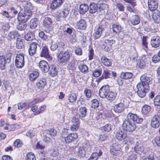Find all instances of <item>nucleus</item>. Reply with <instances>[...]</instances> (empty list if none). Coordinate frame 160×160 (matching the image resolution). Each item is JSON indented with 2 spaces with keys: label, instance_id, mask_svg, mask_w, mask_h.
<instances>
[{
  "label": "nucleus",
  "instance_id": "obj_8",
  "mask_svg": "<svg viewBox=\"0 0 160 160\" xmlns=\"http://www.w3.org/2000/svg\"><path fill=\"white\" fill-rule=\"evenodd\" d=\"M70 9L68 7H64L62 10H58L56 14V20L59 21L61 18H66L69 13Z\"/></svg>",
  "mask_w": 160,
  "mask_h": 160
},
{
  "label": "nucleus",
  "instance_id": "obj_26",
  "mask_svg": "<svg viewBox=\"0 0 160 160\" xmlns=\"http://www.w3.org/2000/svg\"><path fill=\"white\" fill-rule=\"evenodd\" d=\"M152 18L155 22H160V12L158 10H155L152 14Z\"/></svg>",
  "mask_w": 160,
  "mask_h": 160
},
{
  "label": "nucleus",
  "instance_id": "obj_17",
  "mask_svg": "<svg viewBox=\"0 0 160 160\" xmlns=\"http://www.w3.org/2000/svg\"><path fill=\"white\" fill-rule=\"evenodd\" d=\"M151 43L153 47L157 48L159 47L160 45V37L157 35L152 37Z\"/></svg>",
  "mask_w": 160,
  "mask_h": 160
},
{
  "label": "nucleus",
  "instance_id": "obj_19",
  "mask_svg": "<svg viewBox=\"0 0 160 160\" xmlns=\"http://www.w3.org/2000/svg\"><path fill=\"white\" fill-rule=\"evenodd\" d=\"M46 80L45 78H40L37 81L36 86L38 88L40 89H42L46 86Z\"/></svg>",
  "mask_w": 160,
  "mask_h": 160
},
{
  "label": "nucleus",
  "instance_id": "obj_36",
  "mask_svg": "<svg viewBox=\"0 0 160 160\" xmlns=\"http://www.w3.org/2000/svg\"><path fill=\"white\" fill-rule=\"evenodd\" d=\"M117 95L115 92L110 91L105 98L109 100H113L116 98Z\"/></svg>",
  "mask_w": 160,
  "mask_h": 160
},
{
  "label": "nucleus",
  "instance_id": "obj_37",
  "mask_svg": "<svg viewBox=\"0 0 160 160\" xmlns=\"http://www.w3.org/2000/svg\"><path fill=\"white\" fill-rule=\"evenodd\" d=\"M52 23L51 19L49 17H45L43 20V24L46 28L49 27Z\"/></svg>",
  "mask_w": 160,
  "mask_h": 160
},
{
  "label": "nucleus",
  "instance_id": "obj_48",
  "mask_svg": "<svg viewBox=\"0 0 160 160\" xmlns=\"http://www.w3.org/2000/svg\"><path fill=\"white\" fill-rule=\"evenodd\" d=\"M18 35V32L16 31H13L10 32L8 34V37L9 39H13L17 37Z\"/></svg>",
  "mask_w": 160,
  "mask_h": 160
},
{
  "label": "nucleus",
  "instance_id": "obj_34",
  "mask_svg": "<svg viewBox=\"0 0 160 160\" xmlns=\"http://www.w3.org/2000/svg\"><path fill=\"white\" fill-rule=\"evenodd\" d=\"M85 148L83 147H80L78 149L77 154L80 157L83 158L85 156L86 154V150Z\"/></svg>",
  "mask_w": 160,
  "mask_h": 160
},
{
  "label": "nucleus",
  "instance_id": "obj_4",
  "mask_svg": "<svg viewBox=\"0 0 160 160\" xmlns=\"http://www.w3.org/2000/svg\"><path fill=\"white\" fill-rule=\"evenodd\" d=\"M136 128L135 124L129 119L124 120L122 125V128L124 131L132 132Z\"/></svg>",
  "mask_w": 160,
  "mask_h": 160
},
{
  "label": "nucleus",
  "instance_id": "obj_1",
  "mask_svg": "<svg viewBox=\"0 0 160 160\" xmlns=\"http://www.w3.org/2000/svg\"><path fill=\"white\" fill-rule=\"evenodd\" d=\"M32 14V11H27L22 9L18 13L17 19L18 21L26 22L30 19Z\"/></svg>",
  "mask_w": 160,
  "mask_h": 160
},
{
  "label": "nucleus",
  "instance_id": "obj_23",
  "mask_svg": "<svg viewBox=\"0 0 160 160\" xmlns=\"http://www.w3.org/2000/svg\"><path fill=\"white\" fill-rule=\"evenodd\" d=\"M63 2L62 0H54L51 4V8L53 9L60 7Z\"/></svg>",
  "mask_w": 160,
  "mask_h": 160
},
{
  "label": "nucleus",
  "instance_id": "obj_33",
  "mask_svg": "<svg viewBox=\"0 0 160 160\" xmlns=\"http://www.w3.org/2000/svg\"><path fill=\"white\" fill-rule=\"evenodd\" d=\"M131 23L133 25L138 24L140 22V20L138 16L135 15L132 16L131 18Z\"/></svg>",
  "mask_w": 160,
  "mask_h": 160
},
{
  "label": "nucleus",
  "instance_id": "obj_53",
  "mask_svg": "<svg viewBox=\"0 0 160 160\" xmlns=\"http://www.w3.org/2000/svg\"><path fill=\"white\" fill-rule=\"evenodd\" d=\"M10 27L9 24L8 23L3 24L2 26L1 30L4 33L6 32H7L9 29Z\"/></svg>",
  "mask_w": 160,
  "mask_h": 160
},
{
  "label": "nucleus",
  "instance_id": "obj_45",
  "mask_svg": "<svg viewBox=\"0 0 160 160\" xmlns=\"http://www.w3.org/2000/svg\"><path fill=\"white\" fill-rule=\"evenodd\" d=\"M38 22L37 19L35 18L31 20L30 23V27L31 29H34L37 26Z\"/></svg>",
  "mask_w": 160,
  "mask_h": 160
},
{
  "label": "nucleus",
  "instance_id": "obj_6",
  "mask_svg": "<svg viewBox=\"0 0 160 160\" xmlns=\"http://www.w3.org/2000/svg\"><path fill=\"white\" fill-rule=\"evenodd\" d=\"M25 64L24 55L23 53L18 54L15 60V64L16 67L19 68H22Z\"/></svg>",
  "mask_w": 160,
  "mask_h": 160
},
{
  "label": "nucleus",
  "instance_id": "obj_15",
  "mask_svg": "<svg viewBox=\"0 0 160 160\" xmlns=\"http://www.w3.org/2000/svg\"><path fill=\"white\" fill-rule=\"evenodd\" d=\"M78 138V136L77 134L71 133L64 137V140L66 142L69 143L74 141Z\"/></svg>",
  "mask_w": 160,
  "mask_h": 160
},
{
  "label": "nucleus",
  "instance_id": "obj_50",
  "mask_svg": "<svg viewBox=\"0 0 160 160\" xmlns=\"http://www.w3.org/2000/svg\"><path fill=\"white\" fill-rule=\"evenodd\" d=\"M48 34V33H45L43 31H41L39 32L38 35L41 38L44 40H47L50 37Z\"/></svg>",
  "mask_w": 160,
  "mask_h": 160
},
{
  "label": "nucleus",
  "instance_id": "obj_59",
  "mask_svg": "<svg viewBox=\"0 0 160 160\" xmlns=\"http://www.w3.org/2000/svg\"><path fill=\"white\" fill-rule=\"evenodd\" d=\"M79 116H75L73 117L72 120L73 124H76L79 126L80 121L79 120Z\"/></svg>",
  "mask_w": 160,
  "mask_h": 160
},
{
  "label": "nucleus",
  "instance_id": "obj_14",
  "mask_svg": "<svg viewBox=\"0 0 160 160\" xmlns=\"http://www.w3.org/2000/svg\"><path fill=\"white\" fill-rule=\"evenodd\" d=\"M38 44L36 42H33L30 44L29 48L28 49L29 54L32 56L36 54L37 48Z\"/></svg>",
  "mask_w": 160,
  "mask_h": 160
},
{
  "label": "nucleus",
  "instance_id": "obj_47",
  "mask_svg": "<svg viewBox=\"0 0 160 160\" xmlns=\"http://www.w3.org/2000/svg\"><path fill=\"white\" fill-rule=\"evenodd\" d=\"M36 134V131L35 129L33 128L28 131L26 133L27 136L32 138Z\"/></svg>",
  "mask_w": 160,
  "mask_h": 160
},
{
  "label": "nucleus",
  "instance_id": "obj_57",
  "mask_svg": "<svg viewBox=\"0 0 160 160\" xmlns=\"http://www.w3.org/2000/svg\"><path fill=\"white\" fill-rule=\"evenodd\" d=\"M142 44L143 48L145 50H146L148 48V43L147 42V37H143L142 39Z\"/></svg>",
  "mask_w": 160,
  "mask_h": 160
},
{
  "label": "nucleus",
  "instance_id": "obj_21",
  "mask_svg": "<svg viewBox=\"0 0 160 160\" xmlns=\"http://www.w3.org/2000/svg\"><path fill=\"white\" fill-rule=\"evenodd\" d=\"M78 67L79 70L82 72L87 73L88 71V68L83 63L82 61H79L78 62Z\"/></svg>",
  "mask_w": 160,
  "mask_h": 160
},
{
  "label": "nucleus",
  "instance_id": "obj_63",
  "mask_svg": "<svg viewBox=\"0 0 160 160\" xmlns=\"http://www.w3.org/2000/svg\"><path fill=\"white\" fill-rule=\"evenodd\" d=\"M58 43L57 42H52L51 45L50 46L51 50L52 51L55 50L58 48Z\"/></svg>",
  "mask_w": 160,
  "mask_h": 160
},
{
  "label": "nucleus",
  "instance_id": "obj_39",
  "mask_svg": "<svg viewBox=\"0 0 160 160\" xmlns=\"http://www.w3.org/2000/svg\"><path fill=\"white\" fill-rule=\"evenodd\" d=\"M39 73L37 71L33 72L29 76V79L30 81H33L39 76Z\"/></svg>",
  "mask_w": 160,
  "mask_h": 160
},
{
  "label": "nucleus",
  "instance_id": "obj_41",
  "mask_svg": "<svg viewBox=\"0 0 160 160\" xmlns=\"http://www.w3.org/2000/svg\"><path fill=\"white\" fill-rule=\"evenodd\" d=\"M151 109L150 106L147 105H145L142 108V112L145 115H147L150 112Z\"/></svg>",
  "mask_w": 160,
  "mask_h": 160
},
{
  "label": "nucleus",
  "instance_id": "obj_35",
  "mask_svg": "<svg viewBox=\"0 0 160 160\" xmlns=\"http://www.w3.org/2000/svg\"><path fill=\"white\" fill-rule=\"evenodd\" d=\"M89 10L88 6L86 4H82L80 6V13L84 14Z\"/></svg>",
  "mask_w": 160,
  "mask_h": 160
},
{
  "label": "nucleus",
  "instance_id": "obj_58",
  "mask_svg": "<svg viewBox=\"0 0 160 160\" xmlns=\"http://www.w3.org/2000/svg\"><path fill=\"white\" fill-rule=\"evenodd\" d=\"M26 160H36L35 156L33 153L29 152L27 154Z\"/></svg>",
  "mask_w": 160,
  "mask_h": 160
},
{
  "label": "nucleus",
  "instance_id": "obj_43",
  "mask_svg": "<svg viewBox=\"0 0 160 160\" xmlns=\"http://www.w3.org/2000/svg\"><path fill=\"white\" fill-rule=\"evenodd\" d=\"M24 40L20 38H18L17 40L16 47L19 49H22L24 47L23 43Z\"/></svg>",
  "mask_w": 160,
  "mask_h": 160
},
{
  "label": "nucleus",
  "instance_id": "obj_62",
  "mask_svg": "<svg viewBox=\"0 0 160 160\" xmlns=\"http://www.w3.org/2000/svg\"><path fill=\"white\" fill-rule=\"evenodd\" d=\"M46 108V106L45 105L41 106L39 108V110L37 111V112L34 113V115H37L40 113H42L45 111Z\"/></svg>",
  "mask_w": 160,
  "mask_h": 160
},
{
  "label": "nucleus",
  "instance_id": "obj_25",
  "mask_svg": "<svg viewBox=\"0 0 160 160\" xmlns=\"http://www.w3.org/2000/svg\"><path fill=\"white\" fill-rule=\"evenodd\" d=\"M103 31L102 28L100 27H98L97 29L95 30L94 33L93 34V36L94 39H97L99 38L101 36L102 32Z\"/></svg>",
  "mask_w": 160,
  "mask_h": 160
},
{
  "label": "nucleus",
  "instance_id": "obj_9",
  "mask_svg": "<svg viewBox=\"0 0 160 160\" xmlns=\"http://www.w3.org/2000/svg\"><path fill=\"white\" fill-rule=\"evenodd\" d=\"M137 87L138 89L137 92L138 96L140 98H143L144 97L149 91V88H146L144 86H142V85L137 84Z\"/></svg>",
  "mask_w": 160,
  "mask_h": 160
},
{
  "label": "nucleus",
  "instance_id": "obj_28",
  "mask_svg": "<svg viewBox=\"0 0 160 160\" xmlns=\"http://www.w3.org/2000/svg\"><path fill=\"white\" fill-rule=\"evenodd\" d=\"M102 152L101 150H99L98 152L93 153L90 156L88 160H97L98 158L102 155Z\"/></svg>",
  "mask_w": 160,
  "mask_h": 160
},
{
  "label": "nucleus",
  "instance_id": "obj_20",
  "mask_svg": "<svg viewBox=\"0 0 160 160\" xmlns=\"http://www.w3.org/2000/svg\"><path fill=\"white\" fill-rule=\"evenodd\" d=\"M126 132L124 131H119L117 132L116 137L119 140H122L124 139L127 137Z\"/></svg>",
  "mask_w": 160,
  "mask_h": 160
},
{
  "label": "nucleus",
  "instance_id": "obj_54",
  "mask_svg": "<svg viewBox=\"0 0 160 160\" xmlns=\"http://www.w3.org/2000/svg\"><path fill=\"white\" fill-rule=\"evenodd\" d=\"M111 125L110 124H106L102 128V131L108 132L111 130Z\"/></svg>",
  "mask_w": 160,
  "mask_h": 160
},
{
  "label": "nucleus",
  "instance_id": "obj_3",
  "mask_svg": "<svg viewBox=\"0 0 160 160\" xmlns=\"http://www.w3.org/2000/svg\"><path fill=\"white\" fill-rule=\"evenodd\" d=\"M12 56V54L8 52L6 53L5 56H0V68L1 69H5L6 64L10 62Z\"/></svg>",
  "mask_w": 160,
  "mask_h": 160
},
{
  "label": "nucleus",
  "instance_id": "obj_10",
  "mask_svg": "<svg viewBox=\"0 0 160 160\" xmlns=\"http://www.w3.org/2000/svg\"><path fill=\"white\" fill-rule=\"evenodd\" d=\"M128 119L132 120L134 122L140 123L142 122L143 119L137 114L132 112H129L127 115Z\"/></svg>",
  "mask_w": 160,
  "mask_h": 160
},
{
  "label": "nucleus",
  "instance_id": "obj_2",
  "mask_svg": "<svg viewBox=\"0 0 160 160\" xmlns=\"http://www.w3.org/2000/svg\"><path fill=\"white\" fill-rule=\"evenodd\" d=\"M57 133V131L53 128L45 130L42 135V139L45 142L48 143L51 141L50 137L53 138V137L56 136Z\"/></svg>",
  "mask_w": 160,
  "mask_h": 160
},
{
  "label": "nucleus",
  "instance_id": "obj_64",
  "mask_svg": "<svg viewBox=\"0 0 160 160\" xmlns=\"http://www.w3.org/2000/svg\"><path fill=\"white\" fill-rule=\"evenodd\" d=\"M152 61L155 63H157L160 61V57L158 55H154L152 58Z\"/></svg>",
  "mask_w": 160,
  "mask_h": 160
},
{
  "label": "nucleus",
  "instance_id": "obj_51",
  "mask_svg": "<svg viewBox=\"0 0 160 160\" xmlns=\"http://www.w3.org/2000/svg\"><path fill=\"white\" fill-rule=\"evenodd\" d=\"M102 72V70L101 68H99L98 69H96L93 71L92 76L95 77H98L101 74Z\"/></svg>",
  "mask_w": 160,
  "mask_h": 160
},
{
  "label": "nucleus",
  "instance_id": "obj_13",
  "mask_svg": "<svg viewBox=\"0 0 160 160\" xmlns=\"http://www.w3.org/2000/svg\"><path fill=\"white\" fill-rule=\"evenodd\" d=\"M38 64L39 68L42 72H48L50 67L46 61L42 60L39 62Z\"/></svg>",
  "mask_w": 160,
  "mask_h": 160
},
{
  "label": "nucleus",
  "instance_id": "obj_16",
  "mask_svg": "<svg viewBox=\"0 0 160 160\" xmlns=\"http://www.w3.org/2000/svg\"><path fill=\"white\" fill-rule=\"evenodd\" d=\"M148 7L149 9L151 11H155L157 10L158 7V3L156 0H148Z\"/></svg>",
  "mask_w": 160,
  "mask_h": 160
},
{
  "label": "nucleus",
  "instance_id": "obj_12",
  "mask_svg": "<svg viewBox=\"0 0 160 160\" xmlns=\"http://www.w3.org/2000/svg\"><path fill=\"white\" fill-rule=\"evenodd\" d=\"M152 126L155 128H158L160 126V115H155L152 118L151 121Z\"/></svg>",
  "mask_w": 160,
  "mask_h": 160
},
{
  "label": "nucleus",
  "instance_id": "obj_7",
  "mask_svg": "<svg viewBox=\"0 0 160 160\" xmlns=\"http://www.w3.org/2000/svg\"><path fill=\"white\" fill-rule=\"evenodd\" d=\"M152 79L151 78L147 76L145 74L142 75L140 77L141 83H138L137 84L142 85V86L145 87L147 89L149 88V85L152 83Z\"/></svg>",
  "mask_w": 160,
  "mask_h": 160
},
{
  "label": "nucleus",
  "instance_id": "obj_44",
  "mask_svg": "<svg viewBox=\"0 0 160 160\" xmlns=\"http://www.w3.org/2000/svg\"><path fill=\"white\" fill-rule=\"evenodd\" d=\"M77 95L75 93H72L69 95L68 98L69 102L72 103L74 102L77 100Z\"/></svg>",
  "mask_w": 160,
  "mask_h": 160
},
{
  "label": "nucleus",
  "instance_id": "obj_24",
  "mask_svg": "<svg viewBox=\"0 0 160 160\" xmlns=\"http://www.w3.org/2000/svg\"><path fill=\"white\" fill-rule=\"evenodd\" d=\"M49 73L52 77L56 76L58 72V69L57 66L53 64L51 65L49 67Z\"/></svg>",
  "mask_w": 160,
  "mask_h": 160
},
{
  "label": "nucleus",
  "instance_id": "obj_30",
  "mask_svg": "<svg viewBox=\"0 0 160 160\" xmlns=\"http://www.w3.org/2000/svg\"><path fill=\"white\" fill-rule=\"evenodd\" d=\"M98 9V6L96 3L94 2L91 3L89 5V11L91 13H94L96 12Z\"/></svg>",
  "mask_w": 160,
  "mask_h": 160
},
{
  "label": "nucleus",
  "instance_id": "obj_31",
  "mask_svg": "<svg viewBox=\"0 0 160 160\" xmlns=\"http://www.w3.org/2000/svg\"><path fill=\"white\" fill-rule=\"evenodd\" d=\"M86 23L85 21L83 19L80 20L77 23V27L78 29H85L86 28Z\"/></svg>",
  "mask_w": 160,
  "mask_h": 160
},
{
  "label": "nucleus",
  "instance_id": "obj_61",
  "mask_svg": "<svg viewBox=\"0 0 160 160\" xmlns=\"http://www.w3.org/2000/svg\"><path fill=\"white\" fill-rule=\"evenodd\" d=\"M107 24V22H106L105 19H103L101 21L99 26L98 27H100V28H102V30L103 31L104 30Z\"/></svg>",
  "mask_w": 160,
  "mask_h": 160
},
{
  "label": "nucleus",
  "instance_id": "obj_5",
  "mask_svg": "<svg viewBox=\"0 0 160 160\" xmlns=\"http://www.w3.org/2000/svg\"><path fill=\"white\" fill-rule=\"evenodd\" d=\"M70 58V55L68 52H61L58 56V60L59 63L65 64L69 61Z\"/></svg>",
  "mask_w": 160,
  "mask_h": 160
},
{
  "label": "nucleus",
  "instance_id": "obj_49",
  "mask_svg": "<svg viewBox=\"0 0 160 160\" xmlns=\"http://www.w3.org/2000/svg\"><path fill=\"white\" fill-rule=\"evenodd\" d=\"M25 23L22 22H20L17 26V29L20 31L24 30L27 27V24Z\"/></svg>",
  "mask_w": 160,
  "mask_h": 160
},
{
  "label": "nucleus",
  "instance_id": "obj_40",
  "mask_svg": "<svg viewBox=\"0 0 160 160\" xmlns=\"http://www.w3.org/2000/svg\"><path fill=\"white\" fill-rule=\"evenodd\" d=\"M24 38L27 41H31L33 40L34 38V35L32 32H29L24 36Z\"/></svg>",
  "mask_w": 160,
  "mask_h": 160
},
{
  "label": "nucleus",
  "instance_id": "obj_32",
  "mask_svg": "<svg viewBox=\"0 0 160 160\" xmlns=\"http://www.w3.org/2000/svg\"><path fill=\"white\" fill-rule=\"evenodd\" d=\"M101 61L102 63L106 66H111L112 65V60L105 57H102L101 58Z\"/></svg>",
  "mask_w": 160,
  "mask_h": 160
},
{
  "label": "nucleus",
  "instance_id": "obj_42",
  "mask_svg": "<svg viewBox=\"0 0 160 160\" xmlns=\"http://www.w3.org/2000/svg\"><path fill=\"white\" fill-rule=\"evenodd\" d=\"M24 10L26 11H31L32 9V6L31 3L29 2H25L23 4Z\"/></svg>",
  "mask_w": 160,
  "mask_h": 160
},
{
  "label": "nucleus",
  "instance_id": "obj_55",
  "mask_svg": "<svg viewBox=\"0 0 160 160\" xmlns=\"http://www.w3.org/2000/svg\"><path fill=\"white\" fill-rule=\"evenodd\" d=\"M13 145L15 147L19 148L22 147L23 145V143L20 139H17L14 141Z\"/></svg>",
  "mask_w": 160,
  "mask_h": 160
},
{
  "label": "nucleus",
  "instance_id": "obj_60",
  "mask_svg": "<svg viewBox=\"0 0 160 160\" xmlns=\"http://www.w3.org/2000/svg\"><path fill=\"white\" fill-rule=\"evenodd\" d=\"M154 103L155 105L160 106V95H158L154 98Z\"/></svg>",
  "mask_w": 160,
  "mask_h": 160
},
{
  "label": "nucleus",
  "instance_id": "obj_22",
  "mask_svg": "<svg viewBox=\"0 0 160 160\" xmlns=\"http://www.w3.org/2000/svg\"><path fill=\"white\" fill-rule=\"evenodd\" d=\"M124 109V104L123 102H121L115 105L114 107V111L117 113L122 112Z\"/></svg>",
  "mask_w": 160,
  "mask_h": 160
},
{
  "label": "nucleus",
  "instance_id": "obj_38",
  "mask_svg": "<svg viewBox=\"0 0 160 160\" xmlns=\"http://www.w3.org/2000/svg\"><path fill=\"white\" fill-rule=\"evenodd\" d=\"M112 28L113 32L116 33H118L121 31V27L118 23L113 24Z\"/></svg>",
  "mask_w": 160,
  "mask_h": 160
},
{
  "label": "nucleus",
  "instance_id": "obj_46",
  "mask_svg": "<svg viewBox=\"0 0 160 160\" xmlns=\"http://www.w3.org/2000/svg\"><path fill=\"white\" fill-rule=\"evenodd\" d=\"M74 30L72 27L68 25H66L63 29L64 31L69 35L71 34Z\"/></svg>",
  "mask_w": 160,
  "mask_h": 160
},
{
  "label": "nucleus",
  "instance_id": "obj_18",
  "mask_svg": "<svg viewBox=\"0 0 160 160\" xmlns=\"http://www.w3.org/2000/svg\"><path fill=\"white\" fill-rule=\"evenodd\" d=\"M40 56L49 59H52V58L50 56L47 46L43 47L40 53Z\"/></svg>",
  "mask_w": 160,
  "mask_h": 160
},
{
  "label": "nucleus",
  "instance_id": "obj_27",
  "mask_svg": "<svg viewBox=\"0 0 160 160\" xmlns=\"http://www.w3.org/2000/svg\"><path fill=\"white\" fill-rule=\"evenodd\" d=\"M132 73L128 72H122L120 75L121 78L125 80H128L131 78L133 76Z\"/></svg>",
  "mask_w": 160,
  "mask_h": 160
},
{
  "label": "nucleus",
  "instance_id": "obj_56",
  "mask_svg": "<svg viewBox=\"0 0 160 160\" xmlns=\"http://www.w3.org/2000/svg\"><path fill=\"white\" fill-rule=\"evenodd\" d=\"M92 107L94 108H98L99 106L98 101L96 99H93L92 101Z\"/></svg>",
  "mask_w": 160,
  "mask_h": 160
},
{
  "label": "nucleus",
  "instance_id": "obj_11",
  "mask_svg": "<svg viewBox=\"0 0 160 160\" xmlns=\"http://www.w3.org/2000/svg\"><path fill=\"white\" fill-rule=\"evenodd\" d=\"M109 86L107 85L103 86L100 89L99 94L100 97L102 98L107 97L108 94L109 92L110 89Z\"/></svg>",
  "mask_w": 160,
  "mask_h": 160
},
{
  "label": "nucleus",
  "instance_id": "obj_29",
  "mask_svg": "<svg viewBox=\"0 0 160 160\" xmlns=\"http://www.w3.org/2000/svg\"><path fill=\"white\" fill-rule=\"evenodd\" d=\"M87 109L85 107H81L78 110L79 117L84 118L86 117L87 114Z\"/></svg>",
  "mask_w": 160,
  "mask_h": 160
},
{
  "label": "nucleus",
  "instance_id": "obj_52",
  "mask_svg": "<svg viewBox=\"0 0 160 160\" xmlns=\"http://www.w3.org/2000/svg\"><path fill=\"white\" fill-rule=\"evenodd\" d=\"M111 74V71L108 69H106L104 70L102 75L105 79H107L110 78Z\"/></svg>",
  "mask_w": 160,
  "mask_h": 160
}]
</instances>
